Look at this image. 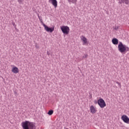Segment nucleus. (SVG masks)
Instances as JSON below:
<instances>
[{
	"mask_svg": "<svg viewBox=\"0 0 129 129\" xmlns=\"http://www.w3.org/2000/svg\"><path fill=\"white\" fill-rule=\"evenodd\" d=\"M22 126L23 129H36V126L34 124V123L29 121L22 122Z\"/></svg>",
	"mask_w": 129,
	"mask_h": 129,
	"instance_id": "1",
	"label": "nucleus"
},
{
	"mask_svg": "<svg viewBox=\"0 0 129 129\" xmlns=\"http://www.w3.org/2000/svg\"><path fill=\"white\" fill-rule=\"evenodd\" d=\"M118 51L120 52L122 54H124L125 53V45H123L122 42H119L118 45Z\"/></svg>",
	"mask_w": 129,
	"mask_h": 129,
	"instance_id": "2",
	"label": "nucleus"
},
{
	"mask_svg": "<svg viewBox=\"0 0 129 129\" xmlns=\"http://www.w3.org/2000/svg\"><path fill=\"white\" fill-rule=\"evenodd\" d=\"M60 29L63 34L65 35H68L70 32V28L68 26H62L60 27Z\"/></svg>",
	"mask_w": 129,
	"mask_h": 129,
	"instance_id": "3",
	"label": "nucleus"
},
{
	"mask_svg": "<svg viewBox=\"0 0 129 129\" xmlns=\"http://www.w3.org/2000/svg\"><path fill=\"white\" fill-rule=\"evenodd\" d=\"M97 103L98 105L101 107V108H104L106 106V103H105V101L102 98H100L97 101Z\"/></svg>",
	"mask_w": 129,
	"mask_h": 129,
	"instance_id": "4",
	"label": "nucleus"
},
{
	"mask_svg": "<svg viewBox=\"0 0 129 129\" xmlns=\"http://www.w3.org/2000/svg\"><path fill=\"white\" fill-rule=\"evenodd\" d=\"M43 27H44V30L46 31V32H48L49 33H53L54 32V28L53 27H49L48 26L46 25L45 24H43Z\"/></svg>",
	"mask_w": 129,
	"mask_h": 129,
	"instance_id": "5",
	"label": "nucleus"
},
{
	"mask_svg": "<svg viewBox=\"0 0 129 129\" xmlns=\"http://www.w3.org/2000/svg\"><path fill=\"white\" fill-rule=\"evenodd\" d=\"M121 118L125 123H129V118L126 115H123Z\"/></svg>",
	"mask_w": 129,
	"mask_h": 129,
	"instance_id": "6",
	"label": "nucleus"
},
{
	"mask_svg": "<svg viewBox=\"0 0 129 129\" xmlns=\"http://www.w3.org/2000/svg\"><path fill=\"white\" fill-rule=\"evenodd\" d=\"M49 3H51L52 6H53L54 8H57L58 6V2H57V0H49Z\"/></svg>",
	"mask_w": 129,
	"mask_h": 129,
	"instance_id": "7",
	"label": "nucleus"
},
{
	"mask_svg": "<svg viewBox=\"0 0 129 129\" xmlns=\"http://www.w3.org/2000/svg\"><path fill=\"white\" fill-rule=\"evenodd\" d=\"M12 71L15 74H17V73H19V68H18L17 67H14L12 68Z\"/></svg>",
	"mask_w": 129,
	"mask_h": 129,
	"instance_id": "8",
	"label": "nucleus"
},
{
	"mask_svg": "<svg viewBox=\"0 0 129 129\" xmlns=\"http://www.w3.org/2000/svg\"><path fill=\"white\" fill-rule=\"evenodd\" d=\"M90 109L92 113H95V112H96V109H95V108L93 105L90 106Z\"/></svg>",
	"mask_w": 129,
	"mask_h": 129,
	"instance_id": "9",
	"label": "nucleus"
},
{
	"mask_svg": "<svg viewBox=\"0 0 129 129\" xmlns=\"http://www.w3.org/2000/svg\"><path fill=\"white\" fill-rule=\"evenodd\" d=\"M121 1L119 2L120 5L121 4H125V5H128L129 4V0H120Z\"/></svg>",
	"mask_w": 129,
	"mask_h": 129,
	"instance_id": "10",
	"label": "nucleus"
},
{
	"mask_svg": "<svg viewBox=\"0 0 129 129\" xmlns=\"http://www.w3.org/2000/svg\"><path fill=\"white\" fill-rule=\"evenodd\" d=\"M81 40L82 41H83L84 45H85V44H87V38H86L84 36H82Z\"/></svg>",
	"mask_w": 129,
	"mask_h": 129,
	"instance_id": "11",
	"label": "nucleus"
},
{
	"mask_svg": "<svg viewBox=\"0 0 129 129\" xmlns=\"http://www.w3.org/2000/svg\"><path fill=\"white\" fill-rule=\"evenodd\" d=\"M112 42L113 45H117L118 44V39L117 38H113L112 39Z\"/></svg>",
	"mask_w": 129,
	"mask_h": 129,
	"instance_id": "12",
	"label": "nucleus"
},
{
	"mask_svg": "<svg viewBox=\"0 0 129 129\" xmlns=\"http://www.w3.org/2000/svg\"><path fill=\"white\" fill-rule=\"evenodd\" d=\"M53 113L54 111L53 110H50L47 112V114H48V115H52V114H53Z\"/></svg>",
	"mask_w": 129,
	"mask_h": 129,
	"instance_id": "13",
	"label": "nucleus"
},
{
	"mask_svg": "<svg viewBox=\"0 0 129 129\" xmlns=\"http://www.w3.org/2000/svg\"><path fill=\"white\" fill-rule=\"evenodd\" d=\"M38 18L39 19V20L40 21V22L41 23L42 25H43V24H44V22H43V19L40 18V16H38Z\"/></svg>",
	"mask_w": 129,
	"mask_h": 129,
	"instance_id": "14",
	"label": "nucleus"
},
{
	"mask_svg": "<svg viewBox=\"0 0 129 129\" xmlns=\"http://www.w3.org/2000/svg\"><path fill=\"white\" fill-rule=\"evenodd\" d=\"M69 2H70L71 1H73V4H74L75 3H77V0H68Z\"/></svg>",
	"mask_w": 129,
	"mask_h": 129,
	"instance_id": "15",
	"label": "nucleus"
},
{
	"mask_svg": "<svg viewBox=\"0 0 129 129\" xmlns=\"http://www.w3.org/2000/svg\"><path fill=\"white\" fill-rule=\"evenodd\" d=\"M87 57H88V55L85 54V55L83 56V58L85 59V58H87Z\"/></svg>",
	"mask_w": 129,
	"mask_h": 129,
	"instance_id": "16",
	"label": "nucleus"
},
{
	"mask_svg": "<svg viewBox=\"0 0 129 129\" xmlns=\"http://www.w3.org/2000/svg\"><path fill=\"white\" fill-rule=\"evenodd\" d=\"M18 3L21 4V3L24 2V0H18Z\"/></svg>",
	"mask_w": 129,
	"mask_h": 129,
	"instance_id": "17",
	"label": "nucleus"
},
{
	"mask_svg": "<svg viewBox=\"0 0 129 129\" xmlns=\"http://www.w3.org/2000/svg\"><path fill=\"white\" fill-rule=\"evenodd\" d=\"M125 52H126V51H129V48L128 47L125 46Z\"/></svg>",
	"mask_w": 129,
	"mask_h": 129,
	"instance_id": "18",
	"label": "nucleus"
},
{
	"mask_svg": "<svg viewBox=\"0 0 129 129\" xmlns=\"http://www.w3.org/2000/svg\"><path fill=\"white\" fill-rule=\"evenodd\" d=\"M114 30H115L116 31H118V26H115L114 28Z\"/></svg>",
	"mask_w": 129,
	"mask_h": 129,
	"instance_id": "19",
	"label": "nucleus"
},
{
	"mask_svg": "<svg viewBox=\"0 0 129 129\" xmlns=\"http://www.w3.org/2000/svg\"><path fill=\"white\" fill-rule=\"evenodd\" d=\"M12 25H13L14 27H16V24H15V23H13Z\"/></svg>",
	"mask_w": 129,
	"mask_h": 129,
	"instance_id": "20",
	"label": "nucleus"
},
{
	"mask_svg": "<svg viewBox=\"0 0 129 129\" xmlns=\"http://www.w3.org/2000/svg\"><path fill=\"white\" fill-rule=\"evenodd\" d=\"M95 104H97V101L96 100L94 101Z\"/></svg>",
	"mask_w": 129,
	"mask_h": 129,
	"instance_id": "21",
	"label": "nucleus"
},
{
	"mask_svg": "<svg viewBox=\"0 0 129 129\" xmlns=\"http://www.w3.org/2000/svg\"><path fill=\"white\" fill-rule=\"evenodd\" d=\"M47 55H50V52H49V51H47Z\"/></svg>",
	"mask_w": 129,
	"mask_h": 129,
	"instance_id": "22",
	"label": "nucleus"
},
{
	"mask_svg": "<svg viewBox=\"0 0 129 129\" xmlns=\"http://www.w3.org/2000/svg\"><path fill=\"white\" fill-rule=\"evenodd\" d=\"M15 94H17V92H14Z\"/></svg>",
	"mask_w": 129,
	"mask_h": 129,
	"instance_id": "23",
	"label": "nucleus"
}]
</instances>
